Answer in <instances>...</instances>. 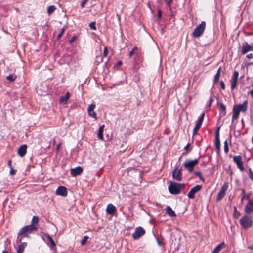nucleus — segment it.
<instances>
[{
  "label": "nucleus",
  "instance_id": "f257e3e1",
  "mask_svg": "<svg viewBox=\"0 0 253 253\" xmlns=\"http://www.w3.org/2000/svg\"><path fill=\"white\" fill-rule=\"evenodd\" d=\"M38 228L37 226H34L33 225H29L25 226L22 228L18 233V237L17 239V242H21L22 238L27 236L28 233H31L33 231H37Z\"/></svg>",
  "mask_w": 253,
  "mask_h": 253
},
{
  "label": "nucleus",
  "instance_id": "f03ea898",
  "mask_svg": "<svg viewBox=\"0 0 253 253\" xmlns=\"http://www.w3.org/2000/svg\"><path fill=\"white\" fill-rule=\"evenodd\" d=\"M200 157L197 159L191 160L190 159H186L183 164L182 167L189 173H192L194 168L197 166L199 162Z\"/></svg>",
  "mask_w": 253,
  "mask_h": 253
},
{
  "label": "nucleus",
  "instance_id": "7ed1b4c3",
  "mask_svg": "<svg viewBox=\"0 0 253 253\" xmlns=\"http://www.w3.org/2000/svg\"><path fill=\"white\" fill-rule=\"evenodd\" d=\"M185 187V184L178 183L173 181L170 182V184L168 187L169 192L172 194L176 195L180 193L181 190Z\"/></svg>",
  "mask_w": 253,
  "mask_h": 253
},
{
  "label": "nucleus",
  "instance_id": "20e7f679",
  "mask_svg": "<svg viewBox=\"0 0 253 253\" xmlns=\"http://www.w3.org/2000/svg\"><path fill=\"white\" fill-rule=\"evenodd\" d=\"M239 223L244 229H247L252 226L253 220L251 217L244 215L240 219Z\"/></svg>",
  "mask_w": 253,
  "mask_h": 253
},
{
  "label": "nucleus",
  "instance_id": "39448f33",
  "mask_svg": "<svg viewBox=\"0 0 253 253\" xmlns=\"http://www.w3.org/2000/svg\"><path fill=\"white\" fill-rule=\"evenodd\" d=\"M206 28V22L202 21L200 24L197 25L194 29L192 36L194 38H198L200 37L204 33Z\"/></svg>",
  "mask_w": 253,
  "mask_h": 253
},
{
  "label": "nucleus",
  "instance_id": "423d86ee",
  "mask_svg": "<svg viewBox=\"0 0 253 253\" xmlns=\"http://www.w3.org/2000/svg\"><path fill=\"white\" fill-rule=\"evenodd\" d=\"M229 183L227 182H226L222 185L220 190L218 192L217 197L216 201H219L221 200L223 197L225 196L226 191L228 188Z\"/></svg>",
  "mask_w": 253,
  "mask_h": 253
},
{
  "label": "nucleus",
  "instance_id": "0eeeda50",
  "mask_svg": "<svg viewBox=\"0 0 253 253\" xmlns=\"http://www.w3.org/2000/svg\"><path fill=\"white\" fill-rule=\"evenodd\" d=\"M145 233V231L141 227H137L134 232L132 234V237L134 240L139 239L141 237L144 235Z\"/></svg>",
  "mask_w": 253,
  "mask_h": 253
},
{
  "label": "nucleus",
  "instance_id": "6e6552de",
  "mask_svg": "<svg viewBox=\"0 0 253 253\" xmlns=\"http://www.w3.org/2000/svg\"><path fill=\"white\" fill-rule=\"evenodd\" d=\"M233 161L236 164L240 170L241 172L243 171L244 168L242 156L240 155L234 156Z\"/></svg>",
  "mask_w": 253,
  "mask_h": 253
},
{
  "label": "nucleus",
  "instance_id": "1a4fd4ad",
  "mask_svg": "<svg viewBox=\"0 0 253 253\" xmlns=\"http://www.w3.org/2000/svg\"><path fill=\"white\" fill-rule=\"evenodd\" d=\"M201 188L202 186L200 185H197L193 187L187 194L188 198L190 199H194L195 197V194L200 191Z\"/></svg>",
  "mask_w": 253,
  "mask_h": 253
},
{
  "label": "nucleus",
  "instance_id": "9d476101",
  "mask_svg": "<svg viewBox=\"0 0 253 253\" xmlns=\"http://www.w3.org/2000/svg\"><path fill=\"white\" fill-rule=\"evenodd\" d=\"M247 199L249 200L245 207L244 212L247 214H249L253 212V199H250L249 197Z\"/></svg>",
  "mask_w": 253,
  "mask_h": 253
},
{
  "label": "nucleus",
  "instance_id": "9b49d317",
  "mask_svg": "<svg viewBox=\"0 0 253 253\" xmlns=\"http://www.w3.org/2000/svg\"><path fill=\"white\" fill-rule=\"evenodd\" d=\"M239 73L237 71H234L231 79V88L232 89H234L237 84L238 80Z\"/></svg>",
  "mask_w": 253,
  "mask_h": 253
},
{
  "label": "nucleus",
  "instance_id": "f8f14e48",
  "mask_svg": "<svg viewBox=\"0 0 253 253\" xmlns=\"http://www.w3.org/2000/svg\"><path fill=\"white\" fill-rule=\"evenodd\" d=\"M56 194L61 196H66L68 194V191L66 188L63 186H59L56 191Z\"/></svg>",
  "mask_w": 253,
  "mask_h": 253
},
{
  "label": "nucleus",
  "instance_id": "ddd939ff",
  "mask_svg": "<svg viewBox=\"0 0 253 253\" xmlns=\"http://www.w3.org/2000/svg\"><path fill=\"white\" fill-rule=\"evenodd\" d=\"M234 106L240 112H245L248 108V102L247 100L243 102L242 104L235 105Z\"/></svg>",
  "mask_w": 253,
  "mask_h": 253
},
{
  "label": "nucleus",
  "instance_id": "4468645a",
  "mask_svg": "<svg viewBox=\"0 0 253 253\" xmlns=\"http://www.w3.org/2000/svg\"><path fill=\"white\" fill-rule=\"evenodd\" d=\"M253 50V46H250L246 42H245L242 44V53L243 54H245L247 53L248 52L250 51Z\"/></svg>",
  "mask_w": 253,
  "mask_h": 253
},
{
  "label": "nucleus",
  "instance_id": "2eb2a0df",
  "mask_svg": "<svg viewBox=\"0 0 253 253\" xmlns=\"http://www.w3.org/2000/svg\"><path fill=\"white\" fill-rule=\"evenodd\" d=\"M217 106L220 111V116H225L226 115V106L222 102H217Z\"/></svg>",
  "mask_w": 253,
  "mask_h": 253
},
{
  "label": "nucleus",
  "instance_id": "dca6fc26",
  "mask_svg": "<svg viewBox=\"0 0 253 253\" xmlns=\"http://www.w3.org/2000/svg\"><path fill=\"white\" fill-rule=\"evenodd\" d=\"M46 238V242L47 244L50 246V248L53 249L56 247V244L52 238L48 234L45 235Z\"/></svg>",
  "mask_w": 253,
  "mask_h": 253
},
{
  "label": "nucleus",
  "instance_id": "f3484780",
  "mask_svg": "<svg viewBox=\"0 0 253 253\" xmlns=\"http://www.w3.org/2000/svg\"><path fill=\"white\" fill-rule=\"evenodd\" d=\"M27 148L26 144L20 146L18 149V154L21 157L24 156L27 152Z\"/></svg>",
  "mask_w": 253,
  "mask_h": 253
},
{
  "label": "nucleus",
  "instance_id": "a211bd4d",
  "mask_svg": "<svg viewBox=\"0 0 253 253\" xmlns=\"http://www.w3.org/2000/svg\"><path fill=\"white\" fill-rule=\"evenodd\" d=\"M106 211L108 214H113L116 211V209L113 205L110 204L107 205Z\"/></svg>",
  "mask_w": 253,
  "mask_h": 253
},
{
  "label": "nucleus",
  "instance_id": "6ab92c4d",
  "mask_svg": "<svg viewBox=\"0 0 253 253\" xmlns=\"http://www.w3.org/2000/svg\"><path fill=\"white\" fill-rule=\"evenodd\" d=\"M70 96V93L69 91H67L65 95H62L60 97L59 102L60 103L66 104L68 100L69 99Z\"/></svg>",
  "mask_w": 253,
  "mask_h": 253
},
{
  "label": "nucleus",
  "instance_id": "aec40b11",
  "mask_svg": "<svg viewBox=\"0 0 253 253\" xmlns=\"http://www.w3.org/2000/svg\"><path fill=\"white\" fill-rule=\"evenodd\" d=\"M186 154L185 152H183L182 154L179 157L178 159V166L172 172V174H182V169L180 168V169H178L179 166H180L179 162L182 158V156H184Z\"/></svg>",
  "mask_w": 253,
  "mask_h": 253
},
{
  "label": "nucleus",
  "instance_id": "412c9836",
  "mask_svg": "<svg viewBox=\"0 0 253 253\" xmlns=\"http://www.w3.org/2000/svg\"><path fill=\"white\" fill-rule=\"evenodd\" d=\"M83 168L80 166H77L71 169L70 174H81L83 172Z\"/></svg>",
  "mask_w": 253,
  "mask_h": 253
},
{
  "label": "nucleus",
  "instance_id": "4be33fe9",
  "mask_svg": "<svg viewBox=\"0 0 253 253\" xmlns=\"http://www.w3.org/2000/svg\"><path fill=\"white\" fill-rule=\"evenodd\" d=\"M239 114L240 111H239V110L233 106L232 121H233L234 120H237L239 117Z\"/></svg>",
  "mask_w": 253,
  "mask_h": 253
},
{
  "label": "nucleus",
  "instance_id": "5701e85b",
  "mask_svg": "<svg viewBox=\"0 0 253 253\" xmlns=\"http://www.w3.org/2000/svg\"><path fill=\"white\" fill-rule=\"evenodd\" d=\"M104 126H105L104 125H101L99 127L98 130L97 137L99 139L101 140H103V132Z\"/></svg>",
  "mask_w": 253,
  "mask_h": 253
},
{
  "label": "nucleus",
  "instance_id": "b1692460",
  "mask_svg": "<svg viewBox=\"0 0 253 253\" xmlns=\"http://www.w3.org/2000/svg\"><path fill=\"white\" fill-rule=\"evenodd\" d=\"M166 213L170 217H175L176 216L175 212L169 206L166 208Z\"/></svg>",
  "mask_w": 253,
  "mask_h": 253
},
{
  "label": "nucleus",
  "instance_id": "393cba45",
  "mask_svg": "<svg viewBox=\"0 0 253 253\" xmlns=\"http://www.w3.org/2000/svg\"><path fill=\"white\" fill-rule=\"evenodd\" d=\"M220 71H221V67H219L218 69L217 70L216 73L214 75V79L213 81V84H216L219 79L220 76Z\"/></svg>",
  "mask_w": 253,
  "mask_h": 253
},
{
  "label": "nucleus",
  "instance_id": "a878e982",
  "mask_svg": "<svg viewBox=\"0 0 253 253\" xmlns=\"http://www.w3.org/2000/svg\"><path fill=\"white\" fill-rule=\"evenodd\" d=\"M27 244L26 242L22 243L19 246L17 251V253H23L25 247L27 246Z\"/></svg>",
  "mask_w": 253,
  "mask_h": 253
},
{
  "label": "nucleus",
  "instance_id": "bb28decb",
  "mask_svg": "<svg viewBox=\"0 0 253 253\" xmlns=\"http://www.w3.org/2000/svg\"><path fill=\"white\" fill-rule=\"evenodd\" d=\"M205 113L203 112L200 116L199 117L197 121L196 122L195 125L198 126H201V125L202 124V123L203 122L204 117H205Z\"/></svg>",
  "mask_w": 253,
  "mask_h": 253
},
{
  "label": "nucleus",
  "instance_id": "cd10ccee",
  "mask_svg": "<svg viewBox=\"0 0 253 253\" xmlns=\"http://www.w3.org/2000/svg\"><path fill=\"white\" fill-rule=\"evenodd\" d=\"M225 247V244L224 242H222L219 245H218L214 249L213 251L215 252V253H218L223 248Z\"/></svg>",
  "mask_w": 253,
  "mask_h": 253
},
{
  "label": "nucleus",
  "instance_id": "c85d7f7f",
  "mask_svg": "<svg viewBox=\"0 0 253 253\" xmlns=\"http://www.w3.org/2000/svg\"><path fill=\"white\" fill-rule=\"evenodd\" d=\"M214 144L217 151L219 152L220 150V142L219 137H215Z\"/></svg>",
  "mask_w": 253,
  "mask_h": 253
},
{
  "label": "nucleus",
  "instance_id": "c756f323",
  "mask_svg": "<svg viewBox=\"0 0 253 253\" xmlns=\"http://www.w3.org/2000/svg\"><path fill=\"white\" fill-rule=\"evenodd\" d=\"M142 177L141 175H137V177L133 179L135 184L138 185L142 182Z\"/></svg>",
  "mask_w": 253,
  "mask_h": 253
},
{
  "label": "nucleus",
  "instance_id": "7c9ffc66",
  "mask_svg": "<svg viewBox=\"0 0 253 253\" xmlns=\"http://www.w3.org/2000/svg\"><path fill=\"white\" fill-rule=\"evenodd\" d=\"M39 218L37 216H34L32 218L31 221V224L30 225H33L34 226H36L38 224Z\"/></svg>",
  "mask_w": 253,
  "mask_h": 253
},
{
  "label": "nucleus",
  "instance_id": "2f4dec72",
  "mask_svg": "<svg viewBox=\"0 0 253 253\" xmlns=\"http://www.w3.org/2000/svg\"><path fill=\"white\" fill-rule=\"evenodd\" d=\"M16 75L14 74H11L6 77V80H7L10 82H12L15 80L16 79Z\"/></svg>",
  "mask_w": 253,
  "mask_h": 253
},
{
  "label": "nucleus",
  "instance_id": "473e14b6",
  "mask_svg": "<svg viewBox=\"0 0 253 253\" xmlns=\"http://www.w3.org/2000/svg\"><path fill=\"white\" fill-rule=\"evenodd\" d=\"M240 216V212L237 211L236 207H234L233 216L235 218L237 219Z\"/></svg>",
  "mask_w": 253,
  "mask_h": 253
},
{
  "label": "nucleus",
  "instance_id": "72a5a7b5",
  "mask_svg": "<svg viewBox=\"0 0 253 253\" xmlns=\"http://www.w3.org/2000/svg\"><path fill=\"white\" fill-rule=\"evenodd\" d=\"M56 9L54 5H50L47 8V13L49 15L51 14Z\"/></svg>",
  "mask_w": 253,
  "mask_h": 253
},
{
  "label": "nucleus",
  "instance_id": "f704fd0d",
  "mask_svg": "<svg viewBox=\"0 0 253 253\" xmlns=\"http://www.w3.org/2000/svg\"><path fill=\"white\" fill-rule=\"evenodd\" d=\"M224 150L226 153H227L229 152V146L227 140H226L224 142Z\"/></svg>",
  "mask_w": 253,
  "mask_h": 253
},
{
  "label": "nucleus",
  "instance_id": "c9c22d12",
  "mask_svg": "<svg viewBox=\"0 0 253 253\" xmlns=\"http://www.w3.org/2000/svg\"><path fill=\"white\" fill-rule=\"evenodd\" d=\"M95 108V105L94 104H91L89 105L87 111L88 113L91 112L94 110Z\"/></svg>",
  "mask_w": 253,
  "mask_h": 253
},
{
  "label": "nucleus",
  "instance_id": "e433bc0d",
  "mask_svg": "<svg viewBox=\"0 0 253 253\" xmlns=\"http://www.w3.org/2000/svg\"><path fill=\"white\" fill-rule=\"evenodd\" d=\"M126 170L128 173H137L138 172L137 170L134 168H130L128 169H126Z\"/></svg>",
  "mask_w": 253,
  "mask_h": 253
},
{
  "label": "nucleus",
  "instance_id": "4c0bfd02",
  "mask_svg": "<svg viewBox=\"0 0 253 253\" xmlns=\"http://www.w3.org/2000/svg\"><path fill=\"white\" fill-rule=\"evenodd\" d=\"M88 239V236H84V238L81 241V245H82V246L86 244V241H87Z\"/></svg>",
  "mask_w": 253,
  "mask_h": 253
},
{
  "label": "nucleus",
  "instance_id": "58836bf2",
  "mask_svg": "<svg viewBox=\"0 0 253 253\" xmlns=\"http://www.w3.org/2000/svg\"><path fill=\"white\" fill-rule=\"evenodd\" d=\"M89 27L92 30H96V27L95 26V22H92L90 23L89 24Z\"/></svg>",
  "mask_w": 253,
  "mask_h": 253
},
{
  "label": "nucleus",
  "instance_id": "ea45409f",
  "mask_svg": "<svg viewBox=\"0 0 253 253\" xmlns=\"http://www.w3.org/2000/svg\"><path fill=\"white\" fill-rule=\"evenodd\" d=\"M200 127H201L200 126H197L196 125H195L193 132V135H195L197 133L198 131L200 129Z\"/></svg>",
  "mask_w": 253,
  "mask_h": 253
},
{
  "label": "nucleus",
  "instance_id": "a19ab883",
  "mask_svg": "<svg viewBox=\"0 0 253 253\" xmlns=\"http://www.w3.org/2000/svg\"><path fill=\"white\" fill-rule=\"evenodd\" d=\"M88 115L94 118L95 120L97 119L96 113L94 111L88 113Z\"/></svg>",
  "mask_w": 253,
  "mask_h": 253
},
{
  "label": "nucleus",
  "instance_id": "79ce46f5",
  "mask_svg": "<svg viewBox=\"0 0 253 253\" xmlns=\"http://www.w3.org/2000/svg\"><path fill=\"white\" fill-rule=\"evenodd\" d=\"M173 179H175L177 181H180L182 179L181 175H172Z\"/></svg>",
  "mask_w": 253,
  "mask_h": 253
},
{
  "label": "nucleus",
  "instance_id": "37998d69",
  "mask_svg": "<svg viewBox=\"0 0 253 253\" xmlns=\"http://www.w3.org/2000/svg\"><path fill=\"white\" fill-rule=\"evenodd\" d=\"M64 32V29H62V30H61L60 32L58 34L57 37V40H59L61 38V37L62 36L63 33Z\"/></svg>",
  "mask_w": 253,
  "mask_h": 253
},
{
  "label": "nucleus",
  "instance_id": "c03bdc74",
  "mask_svg": "<svg viewBox=\"0 0 253 253\" xmlns=\"http://www.w3.org/2000/svg\"><path fill=\"white\" fill-rule=\"evenodd\" d=\"M137 49V47L136 46L134 47L129 53L128 56L129 57L132 56V55L134 53L135 51Z\"/></svg>",
  "mask_w": 253,
  "mask_h": 253
},
{
  "label": "nucleus",
  "instance_id": "a18cd8bd",
  "mask_svg": "<svg viewBox=\"0 0 253 253\" xmlns=\"http://www.w3.org/2000/svg\"><path fill=\"white\" fill-rule=\"evenodd\" d=\"M76 39H77L76 36L74 35L72 37L71 39L69 40V43L70 44H72L76 40Z\"/></svg>",
  "mask_w": 253,
  "mask_h": 253
},
{
  "label": "nucleus",
  "instance_id": "49530a36",
  "mask_svg": "<svg viewBox=\"0 0 253 253\" xmlns=\"http://www.w3.org/2000/svg\"><path fill=\"white\" fill-rule=\"evenodd\" d=\"M213 101H214V99H213V97L211 96H211L209 98V102L208 106L211 107L212 103L213 102Z\"/></svg>",
  "mask_w": 253,
  "mask_h": 253
},
{
  "label": "nucleus",
  "instance_id": "de8ad7c7",
  "mask_svg": "<svg viewBox=\"0 0 253 253\" xmlns=\"http://www.w3.org/2000/svg\"><path fill=\"white\" fill-rule=\"evenodd\" d=\"M221 128V126H218L215 131V137H219V130Z\"/></svg>",
  "mask_w": 253,
  "mask_h": 253
},
{
  "label": "nucleus",
  "instance_id": "09e8293b",
  "mask_svg": "<svg viewBox=\"0 0 253 253\" xmlns=\"http://www.w3.org/2000/svg\"><path fill=\"white\" fill-rule=\"evenodd\" d=\"M87 1H88L87 0H82L81 3V7L82 8H84Z\"/></svg>",
  "mask_w": 253,
  "mask_h": 253
},
{
  "label": "nucleus",
  "instance_id": "8fccbe9b",
  "mask_svg": "<svg viewBox=\"0 0 253 253\" xmlns=\"http://www.w3.org/2000/svg\"><path fill=\"white\" fill-rule=\"evenodd\" d=\"M221 88L222 90H224L225 89V85L223 81H221L220 83Z\"/></svg>",
  "mask_w": 253,
  "mask_h": 253
},
{
  "label": "nucleus",
  "instance_id": "3c124183",
  "mask_svg": "<svg viewBox=\"0 0 253 253\" xmlns=\"http://www.w3.org/2000/svg\"><path fill=\"white\" fill-rule=\"evenodd\" d=\"M107 54H108V49H107V47H105L103 50V55L105 57H106L107 56Z\"/></svg>",
  "mask_w": 253,
  "mask_h": 253
},
{
  "label": "nucleus",
  "instance_id": "603ef678",
  "mask_svg": "<svg viewBox=\"0 0 253 253\" xmlns=\"http://www.w3.org/2000/svg\"><path fill=\"white\" fill-rule=\"evenodd\" d=\"M61 143H59V144H57L56 148V151L57 153L59 152V150L61 147Z\"/></svg>",
  "mask_w": 253,
  "mask_h": 253
},
{
  "label": "nucleus",
  "instance_id": "864d4df0",
  "mask_svg": "<svg viewBox=\"0 0 253 253\" xmlns=\"http://www.w3.org/2000/svg\"><path fill=\"white\" fill-rule=\"evenodd\" d=\"M162 16V11L161 10H159L158 11L157 17L159 19L161 18Z\"/></svg>",
  "mask_w": 253,
  "mask_h": 253
},
{
  "label": "nucleus",
  "instance_id": "5fc2aeb1",
  "mask_svg": "<svg viewBox=\"0 0 253 253\" xmlns=\"http://www.w3.org/2000/svg\"><path fill=\"white\" fill-rule=\"evenodd\" d=\"M15 170H14V169L13 168V167H10V172H9V174H14L15 173Z\"/></svg>",
  "mask_w": 253,
  "mask_h": 253
},
{
  "label": "nucleus",
  "instance_id": "6e6d98bb",
  "mask_svg": "<svg viewBox=\"0 0 253 253\" xmlns=\"http://www.w3.org/2000/svg\"><path fill=\"white\" fill-rule=\"evenodd\" d=\"M173 0H169L167 2V5L168 6H170Z\"/></svg>",
  "mask_w": 253,
  "mask_h": 253
},
{
  "label": "nucleus",
  "instance_id": "4d7b16f0",
  "mask_svg": "<svg viewBox=\"0 0 253 253\" xmlns=\"http://www.w3.org/2000/svg\"><path fill=\"white\" fill-rule=\"evenodd\" d=\"M253 57V55L252 53H250L249 54H248L246 56V57L248 59H251V58H252Z\"/></svg>",
  "mask_w": 253,
  "mask_h": 253
},
{
  "label": "nucleus",
  "instance_id": "13d9d810",
  "mask_svg": "<svg viewBox=\"0 0 253 253\" xmlns=\"http://www.w3.org/2000/svg\"><path fill=\"white\" fill-rule=\"evenodd\" d=\"M190 146V144L189 143H187V145L184 147V150L187 151Z\"/></svg>",
  "mask_w": 253,
  "mask_h": 253
},
{
  "label": "nucleus",
  "instance_id": "bf43d9fd",
  "mask_svg": "<svg viewBox=\"0 0 253 253\" xmlns=\"http://www.w3.org/2000/svg\"><path fill=\"white\" fill-rule=\"evenodd\" d=\"M242 196H244V197H246V192L245 189H242Z\"/></svg>",
  "mask_w": 253,
  "mask_h": 253
},
{
  "label": "nucleus",
  "instance_id": "052dcab7",
  "mask_svg": "<svg viewBox=\"0 0 253 253\" xmlns=\"http://www.w3.org/2000/svg\"><path fill=\"white\" fill-rule=\"evenodd\" d=\"M122 64V62L121 61H119L117 64H116V66H121Z\"/></svg>",
  "mask_w": 253,
  "mask_h": 253
},
{
  "label": "nucleus",
  "instance_id": "680f3d73",
  "mask_svg": "<svg viewBox=\"0 0 253 253\" xmlns=\"http://www.w3.org/2000/svg\"><path fill=\"white\" fill-rule=\"evenodd\" d=\"M197 176H199V178L200 179L202 180L203 181H204V177L202 176V175H197Z\"/></svg>",
  "mask_w": 253,
  "mask_h": 253
},
{
  "label": "nucleus",
  "instance_id": "e2e57ef3",
  "mask_svg": "<svg viewBox=\"0 0 253 253\" xmlns=\"http://www.w3.org/2000/svg\"><path fill=\"white\" fill-rule=\"evenodd\" d=\"M8 165L10 167H12V166H11V160H9L8 162Z\"/></svg>",
  "mask_w": 253,
  "mask_h": 253
},
{
  "label": "nucleus",
  "instance_id": "0e129e2a",
  "mask_svg": "<svg viewBox=\"0 0 253 253\" xmlns=\"http://www.w3.org/2000/svg\"><path fill=\"white\" fill-rule=\"evenodd\" d=\"M248 248L250 250H253V244L251 246H249Z\"/></svg>",
  "mask_w": 253,
  "mask_h": 253
},
{
  "label": "nucleus",
  "instance_id": "69168bd1",
  "mask_svg": "<svg viewBox=\"0 0 253 253\" xmlns=\"http://www.w3.org/2000/svg\"><path fill=\"white\" fill-rule=\"evenodd\" d=\"M158 244L161 246H163L162 243L159 240H158Z\"/></svg>",
  "mask_w": 253,
  "mask_h": 253
},
{
  "label": "nucleus",
  "instance_id": "338daca9",
  "mask_svg": "<svg viewBox=\"0 0 253 253\" xmlns=\"http://www.w3.org/2000/svg\"><path fill=\"white\" fill-rule=\"evenodd\" d=\"M245 198V197H244V196H242V198H241V202L242 203H243V201H244Z\"/></svg>",
  "mask_w": 253,
  "mask_h": 253
},
{
  "label": "nucleus",
  "instance_id": "774afa93",
  "mask_svg": "<svg viewBox=\"0 0 253 253\" xmlns=\"http://www.w3.org/2000/svg\"><path fill=\"white\" fill-rule=\"evenodd\" d=\"M211 90H212V88H211V90H210V92H211V95H212V93H213V91H211Z\"/></svg>",
  "mask_w": 253,
  "mask_h": 253
}]
</instances>
